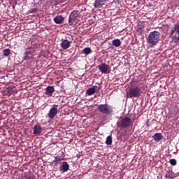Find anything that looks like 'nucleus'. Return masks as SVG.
I'll return each instance as SVG.
<instances>
[{"label": "nucleus", "instance_id": "1", "mask_svg": "<svg viewBox=\"0 0 179 179\" xmlns=\"http://www.w3.org/2000/svg\"><path fill=\"white\" fill-rule=\"evenodd\" d=\"M136 85V82L131 81L130 86L131 88L127 92V99H132V97H139L142 94V87H134Z\"/></svg>", "mask_w": 179, "mask_h": 179}, {"label": "nucleus", "instance_id": "2", "mask_svg": "<svg viewBox=\"0 0 179 179\" xmlns=\"http://www.w3.org/2000/svg\"><path fill=\"white\" fill-rule=\"evenodd\" d=\"M160 40V32L157 31H152L147 38V43L150 45H156Z\"/></svg>", "mask_w": 179, "mask_h": 179}, {"label": "nucleus", "instance_id": "3", "mask_svg": "<svg viewBox=\"0 0 179 179\" xmlns=\"http://www.w3.org/2000/svg\"><path fill=\"white\" fill-rule=\"evenodd\" d=\"M36 52L37 51L35 48H32V47L27 48L25 50V52L24 54V59H26V61H30V59H34V57L37 55Z\"/></svg>", "mask_w": 179, "mask_h": 179}, {"label": "nucleus", "instance_id": "4", "mask_svg": "<svg viewBox=\"0 0 179 179\" xmlns=\"http://www.w3.org/2000/svg\"><path fill=\"white\" fill-rule=\"evenodd\" d=\"M131 124H132V120L131 117H124L120 119L119 122H117L118 127L120 128H122L123 129L131 127Z\"/></svg>", "mask_w": 179, "mask_h": 179}, {"label": "nucleus", "instance_id": "5", "mask_svg": "<svg viewBox=\"0 0 179 179\" xmlns=\"http://www.w3.org/2000/svg\"><path fill=\"white\" fill-rule=\"evenodd\" d=\"M98 110L102 114H107V115H110V114H113V107L108 104L99 105Z\"/></svg>", "mask_w": 179, "mask_h": 179}, {"label": "nucleus", "instance_id": "6", "mask_svg": "<svg viewBox=\"0 0 179 179\" xmlns=\"http://www.w3.org/2000/svg\"><path fill=\"white\" fill-rule=\"evenodd\" d=\"M79 15H80V11L79 10H73L71 12L69 17V26H72L75 22H78V17H79Z\"/></svg>", "mask_w": 179, "mask_h": 179}, {"label": "nucleus", "instance_id": "7", "mask_svg": "<svg viewBox=\"0 0 179 179\" xmlns=\"http://www.w3.org/2000/svg\"><path fill=\"white\" fill-rule=\"evenodd\" d=\"M57 114H58V105H53L48 113V117L52 120L55 118Z\"/></svg>", "mask_w": 179, "mask_h": 179}, {"label": "nucleus", "instance_id": "8", "mask_svg": "<svg viewBox=\"0 0 179 179\" xmlns=\"http://www.w3.org/2000/svg\"><path fill=\"white\" fill-rule=\"evenodd\" d=\"M100 92V87L97 85H94L86 90V94L87 96H93L95 93H99Z\"/></svg>", "mask_w": 179, "mask_h": 179}, {"label": "nucleus", "instance_id": "9", "mask_svg": "<svg viewBox=\"0 0 179 179\" xmlns=\"http://www.w3.org/2000/svg\"><path fill=\"white\" fill-rule=\"evenodd\" d=\"M98 68L101 73H109L110 66L106 64H102L98 66Z\"/></svg>", "mask_w": 179, "mask_h": 179}, {"label": "nucleus", "instance_id": "10", "mask_svg": "<svg viewBox=\"0 0 179 179\" xmlns=\"http://www.w3.org/2000/svg\"><path fill=\"white\" fill-rule=\"evenodd\" d=\"M61 47L63 48V50H68L69 47H71V41H69L68 39H64L61 43Z\"/></svg>", "mask_w": 179, "mask_h": 179}, {"label": "nucleus", "instance_id": "11", "mask_svg": "<svg viewBox=\"0 0 179 179\" xmlns=\"http://www.w3.org/2000/svg\"><path fill=\"white\" fill-rule=\"evenodd\" d=\"M106 2H107V0H95L94 2V8H100L103 5H106Z\"/></svg>", "mask_w": 179, "mask_h": 179}, {"label": "nucleus", "instance_id": "12", "mask_svg": "<svg viewBox=\"0 0 179 179\" xmlns=\"http://www.w3.org/2000/svg\"><path fill=\"white\" fill-rule=\"evenodd\" d=\"M69 170V164L66 162H63L62 166L59 167V171L65 173Z\"/></svg>", "mask_w": 179, "mask_h": 179}, {"label": "nucleus", "instance_id": "13", "mask_svg": "<svg viewBox=\"0 0 179 179\" xmlns=\"http://www.w3.org/2000/svg\"><path fill=\"white\" fill-rule=\"evenodd\" d=\"M43 128L41 127V126H40L39 124H36L34 127V135H36L37 136V135H40V134H41V131H42Z\"/></svg>", "mask_w": 179, "mask_h": 179}, {"label": "nucleus", "instance_id": "14", "mask_svg": "<svg viewBox=\"0 0 179 179\" xmlns=\"http://www.w3.org/2000/svg\"><path fill=\"white\" fill-rule=\"evenodd\" d=\"M54 92H55V89L54 88V87L48 86L45 89V94H46V96H52Z\"/></svg>", "mask_w": 179, "mask_h": 179}, {"label": "nucleus", "instance_id": "15", "mask_svg": "<svg viewBox=\"0 0 179 179\" xmlns=\"http://www.w3.org/2000/svg\"><path fill=\"white\" fill-rule=\"evenodd\" d=\"M54 22L57 24H61V23L64 22V17H62V15H57L54 18Z\"/></svg>", "mask_w": 179, "mask_h": 179}, {"label": "nucleus", "instance_id": "16", "mask_svg": "<svg viewBox=\"0 0 179 179\" xmlns=\"http://www.w3.org/2000/svg\"><path fill=\"white\" fill-rule=\"evenodd\" d=\"M152 138L156 142H160V140L163 139V135L161 133H156Z\"/></svg>", "mask_w": 179, "mask_h": 179}, {"label": "nucleus", "instance_id": "17", "mask_svg": "<svg viewBox=\"0 0 179 179\" xmlns=\"http://www.w3.org/2000/svg\"><path fill=\"white\" fill-rule=\"evenodd\" d=\"M145 22H142L138 25V33H141V34H142V33L145 31Z\"/></svg>", "mask_w": 179, "mask_h": 179}, {"label": "nucleus", "instance_id": "18", "mask_svg": "<svg viewBox=\"0 0 179 179\" xmlns=\"http://www.w3.org/2000/svg\"><path fill=\"white\" fill-rule=\"evenodd\" d=\"M112 45L114 47H120L121 45V40L117 38L112 41Z\"/></svg>", "mask_w": 179, "mask_h": 179}, {"label": "nucleus", "instance_id": "19", "mask_svg": "<svg viewBox=\"0 0 179 179\" xmlns=\"http://www.w3.org/2000/svg\"><path fill=\"white\" fill-rule=\"evenodd\" d=\"M165 178H176V176L173 173V172H166L165 173Z\"/></svg>", "mask_w": 179, "mask_h": 179}, {"label": "nucleus", "instance_id": "20", "mask_svg": "<svg viewBox=\"0 0 179 179\" xmlns=\"http://www.w3.org/2000/svg\"><path fill=\"white\" fill-rule=\"evenodd\" d=\"M21 179H34L29 173H24Z\"/></svg>", "mask_w": 179, "mask_h": 179}, {"label": "nucleus", "instance_id": "21", "mask_svg": "<svg viewBox=\"0 0 179 179\" xmlns=\"http://www.w3.org/2000/svg\"><path fill=\"white\" fill-rule=\"evenodd\" d=\"M15 87L13 86L8 87L7 88V93H8V94H13V93H15Z\"/></svg>", "mask_w": 179, "mask_h": 179}, {"label": "nucleus", "instance_id": "22", "mask_svg": "<svg viewBox=\"0 0 179 179\" xmlns=\"http://www.w3.org/2000/svg\"><path fill=\"white\" fill-rule=\"evenodd\" d=\"M106 143L108 145H113V137H111V136H108L106 138Z\"/></svg>", "mask_w": 179, "mask_h": 179}, {"label": "nucleus", "instance_id": "23", "mask_svg": "<svg viewBox=\"0 0 179 179\" xmlns=\"http://www.w3.org/2000/svg\"><path fill=\"white\" fill-rule=\"evenodd\" d=\"M83 52L85 55H89V54H91L92 52V49H90V48H85Z\"/></svg>", "mask_w": 179, "mask_h": 179}, {"label": "nucleus", "instance_id": "24", "mask_svg": "<svg viewBox=\"0 0 179 179\" xmlns=\"http://www.w3.org/2000/svg\"><path fill=\"white\" fill-rule=\"evenodd\" d=\"M10 54V49H4L3 50V55L4 57H8Z\"/></svg>", "mask_w": 179, "mask_h": 179}, {"label": "nucleus", "instance_id": "25", "mask_svg": "<svg viewBox=\"0 0 179 179\" xmlns=\"http://www.w3.org/2000/svg\"><path fill=\"white\" fill-rule=\"evenodd\" d=\"M61 162V157L57 156L55 157V160L53 161V163H56V164H58V162Z\"/></svg>", "mask_w": 179, "mask_h": 179}, {"label": "nucleus", "instance_id": "26", "mask_svg": "<svg viewBox=\"0 0 179 179\" xmlns=\"http://www.w3.org/2000/svg\"><path fill=\"white\" fill-rule=\"evenodd\" d=\"M169 163L171 166H176L177 164V161L175 159H171L169 160Z\"/></svg>", "mask_w": 179, "mask_h": 179}, {"label": "nucleus", "instance_id": "27", "mask_svg": "<svg viewBox=\"0 0 179 179\" xmlns=\"http://www.w3.org/2000/svg\"><path fill=\"white\" fill-rule=\"evenodd\" d=\"M64 1H66V0H64Z\"/></svg>", "mask_w": 179, "mask_h": 179}]
</instances>
